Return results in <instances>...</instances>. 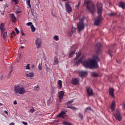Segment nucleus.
Returning <instances> with one entry per match:
<instances>
[{"instance_id": "26", "label": "nucleus", "mask_w": 125, "mask_h": 125, "mask_svg": "<svg viewBox=\"0 0 125 125\" xmlns=\"http://www.w3.org/2000/svg\"><path fill=\"white\" fill-rule=\"evenodd\" d=\"M20 59H21V55L19 54L16 58L17 63H19V62H20Z\"/></svg>"}, {"instance_id": "60", "label": "nucleus", "mask_w": 125, "mask_h": 125, "mask_svg": "<svg viewBox=\"0 0 125 125\" xmlns=\"http://www.w3.org/2000/svg\"><path fill=\"white\" fill-rule=\"evenodd\" d=\"M0 106H2V104L0 103Z\"/></svg>"}, {"instance_id": "55", "label": "nucleus", "mask_w": 125, "mask_h": 125, "mask_svg": "<svg viewBox=\"0 0 125 125\" xmlns=\"http://www.w3.org/2000/svg\"><path fill=\"white\" fill-rule=\"evenodd\" d=\"M4 112L5 114H6V115H7L8 114V112L6 111H4Z\"/></svg>"}, {"instance_id": "59", "label": "nucleus", "mask_w": 125, "mask_h": 125, "mask_svg": "<svg viewBox=\"0 0 125 125\" xmlns=\"http://www.w3.org/2000/svg\"><path fill=\"white\" fill-rule=\"evenodd\" d=\"M62 1H67L68 0H62Z\"/></svg>"}, {"instance_id": "28", "label": "nucleus", "mask_w": 125, "mask_h": 125, "mask_svg": "<svg viewBox=\"0 0 125 125\" xmlns=\"http://www.w3.org/2000/svg\"><path fill=\"white\" fill-rule=\"evenodd\" d=\"M58 84L59 85V87L61 88V87H62V81H61V80H59L58 82Z\"/></svg>"}, {"instance_id": "14", "label": "nucleus", "mask_w": 125, "mask_h": 125, "mask_svg": "<svg viewBox=\"0 0 125 125\" xmlns=\"http://www.w3.org/2000/svg\"><path fill=\"white\" fill-rule=\"evenodd\" d=\"M0 29L1 31V34L2 35L3 33H4V31H5V28H4V23H1L0 25Z\"/></svg>"}, {"instance_id": "45", "label": "nucleus", "mask_w": 125, "mask_h": 125, "mask_svg": "<svg viewBox=\"0 0 125 125\" xmlns=\"http://www.w3.org/2000/svg\"><path fill=\"white\" fill-rule=\"evenodd\" d=\"M112 51H111V50H109L108 51V54H109L110 56H111V57H112Z\"/></svg>"}, {"instance_id": "13", "label": "nucleus", "mask_w": 125, "mask_h": 125, "mask_svg": "<svg viewBox=\"0 0 125 125\" xmlns=\"http://www.w3.org/2000/svg\"><path fill=\"white\" fill-rule=\"evenodd\" d=\"M10 18H11V20L12 21V22H15L16 21H17V19L16 17H15L14 14H10Z\"/></svg>"}, {"instance_id": "18", "label": "nucleus", "mask_w": 125, "mask_h": 125, "mask_svg": "<svg viewBox=\"0 0 125 125\" xmlns=\"http://www.w3.org/2000/svg\"><path fill=\"white\" fill-rule=\"evenodd\" d=\"M71 83L72 84H78L79 83V80L77 79V78H74L71 80Z\"/></svg>"}, {"instance_id": "63", "label": "nucleus", "mask_w": 125, "mask_h": 125, "mask_svg": "<svg viewBox=\"0 0 125 125\" xmlns=\"http://www.w3.org/2000/svg\"><path fill=\"white\" fill-rule=\"evenodd\" d=\"M3 0H0V1H3Z\"/></svg>"}, {"instance_id": "8", "label": "nucleus", "mask_w": 125, "mask_h": 125, "mask_svg": "<svg viewBox=\"0 0 125 125\" xmlns=\"http://www.w3.org/2000/svg\"><path fill=\"white\" fill-rule=\"evenodd\" d=\"M86 90L88 96H92L94 95L93 93V89L91 87L88 86L86 88Z\"/></svg>"}, {"instance_id": "1", "label": "nucleus", "mask_w": 125, "mask_h": 125, "mask_svg": "<svg viewBox=\"0 0 125 125\" xmlns=\"http://www.w3.org/2000/svg\"><path fill=\"white\" fill-rule=\"evenodd\" d=\"M100 60L98 55H94L93 59L88 61H84L83 62V64L85 68H89V69H98L99 65H98V62Z\"/></svg>"}, {"instance_id": "32", "label": "nucleus", "mask_w": 125, "mask_h": 125, "mask_svg": "<svg viewBox=\"0 0 125 125\" xmlns=\"http://www.w3.org/2000/svg\"><path fill=\"white\" fill-rule=\"evenodd\" d=\"M53 39L54 40H55V41H59V37L57 35L54 36L53 37Z\"/></svg>"}, {"instance_id": "49", "label": "nucleus", "mask_w": 125, "mask_h": 125, "mask_svg": "<svg viewBox=\"0 0 125 125\" xmlns=\"http://www.w3.org/2000/svg\"><path fill=\"white\" fill-rule=\"evenodd\" d=\"M23 125H28V123L27 122H22Z\"/></svg>"}, {"instance_id": "3", "label": "nucleus", "mask_w": 125, "mask_h": 125, "mask_svg": "<svg viewBox=\"0 0 125 125\" xmlns=\"http://www.w3.org/2000/svg\"><path fill=\"white\" fill-rule=\"evenodd\" d=\"M14 92L16 94L19 93V94H25L26 93V90L23 87H20L19 85H16L14 87Z\"/></svg>"}, {"instance_id": "30", "label": "nucleus", "mask_w": 125, "mask_h": 125, "mask_svg": "<svg viewBox=\"0 0 125 125\" xmlns=\"http://www.w3.org/2000/svg\"><path fill=\"white\" fill-rule=\"evenodd\" d=\"M31 32H35L36 28L34 26V25L31 26Z\"/></svg>"}, {"instance_id": "27", "label": "nucleus", "mask_w": 125, "mask_h": 125, "mask_svg": "<svg viewBox=\"0 0 125 125\" xmlns=\"http://www.w3.org/2000/svg\"><path fill=\"white\" fill-rule=\"evenodd\" d=\"M75 53H76V51L71 52L69 55V58H71V57H73V55H74Z\"/></svg>"}, {"instance_id": "51", "label": "nucleus", "mask_w": 125, "mask_h": 125, "mask_svg": "<svg viewBox=\"0 0 125 125\" xmlns=\"http://www.w3.org/2000/svg\"><path fill=\"white\" fill-rule=\"evenodd\" d=\"M73 34H74V32L71 31L70 33H69V35L70 36H73Z\"/></svg>"}, {"instance_id": "53", "label": "nucleus", "mask_w": 125, "mask_h": 125, "mask_svg": "<svg viewBox=\"0 0 125 125\" xmlns=\"http://www.w3.org/2000/svg\"><path fill=\"white\" fill-rule=\"evenodd\" d=\"M115 45H116V44H113L111 46V48H113L114 46H115Z\"/></svg>"}, {"instance_id": "10", "label": "nucleus", "mask_w": 125, "mask_h": 125, "mask_svg": "<svg viewBox=\"0 0 125 125\" xmlns=\"http://www.w3.org/2000/svg\"><path fill=\"white\" fill-rule=\"evenodd\" d=\"M37 48H40L42 45V40L40 38H37L35 41Z\"/></svg>"}, {"instance_id": "33", "label": "nucleus", "mask_w": 125, "mask_h": 125, "mask_svg": "<svg viewBox=\"0 0 125 125\" xmlns=\"http://www.w3.org/2000/svg\"><path fill=\"white\" fill-rule=\"evenodd\" d=\"M74 100H71V101L68 102L67 103V105H68V106H70V105H71V104H72V103L74 102Z\"/></svg>"}, {"instance_id": "41", "label": "nucleus", "mask_w": 125, "mask_h": 125, "mask_svg": "<svg viewBox=\"0 0 125 125\" xmlns=\"http://www.w3.org/2000/svg\"><path fill=\"white\" fill-rule=\"evenodd\" d=\"M33 23H32L31 22H29L28 23H26V26H32Z\"/></svg>"}, {"instance_id": "23", "label": "nucleus", "mask_w": 125, "mask_h": 125, "mask_svg": "<svg viewBox=\"0 0 125 125\" xmlns=\"http://www.w3.org/2000/svg\"><path fill=\"white\" fill-rule=\"evenodd\" d=\"M116 105V102H112L111 105V109L112 110V111H114L115 110V105Z\"/></svg>"}, {"instance_id": "17", "label": "nucleus", "mask_w": 125, "mask_h": 125, "mask_svg": "<svg viewBox=\"0 0 125 125\" xmlns=\"http://www.w3.org/2000/svg\"><path fill=\"white\" fill-rule=\"evenodd\" d=\"M74 62L76 65H79V53H76V57L74 59Z\"/></svg>"}, {"instance_id": "44", "label": "nucleus", "mask_w": 125, "mask_h": 125, "mask_svg": "<svg viewBox=\"0 0 125 125\" xmlns=\"http://www.w3.org/2000/svg\"><path fill=\"white\" fill-rule=\"evenodd\" d=\"M71 31L73 33H75V32H76V28L72 27V28L71 29Z\"/></svg>"}, {"instance_id": "37", "label": "nucleus", "mask_w": 125, "mask_h": 125, "mask_svg": "<svg viewBox=\"0 0 125 125\" xmlns=\"http://www.w3.org/2000/svg\"><path fill=\"white\" fill-rule=\"evenodd\" d=\"M87 110H89L90 111H92V110L91 109V107L90 106H89L85 108V112H87Z\"/></svg>"}, {"instance_id": "25", "label": "nucleus", "mask_w": 125, "mask_h": 125, "mask_svg": "<svg viewBox=\"0 0 125 125\" xmlns=\"http://www.w3.org/2000/svg\"><path fill=\"white\" fill-rule=\"evenodd\" d=\"M67 108H69L71 110H73V111H75V110H77V108H76V107H75L74 106H73L72 105H69V104H67Z\"/></svg>"}, {"instance_id": "57", "label": "nucleus", "mask_w": 125, "mask_h": 125, "mask_svg": "<svg viewBox=\"0 0 125 125\" xmlns=\"http://www.w3.org/2000/svg\"><path fill=\"white\" fill-rule=\"evenodd\" d=\"M77 29L79 30V23H77Z\"/></svg>"}, {"instance_id": "48", "label": "nucleus", "mask_w": 125, "mask_h": 125, "mask_svg": "<svg viewBox=\"0 0 125 125\" xmlns=\"http://www.w3.org/2000/svg\"><path fill=\"white\" fill-rule=\"evenodd\" d=\"M21 34L22 35V36H25V34L23 33V30H21Z\"/></svg>"}, {"instance_id": "16", "label": "nucleus", "mask_w": 125, "mask_h": 125, "mask_svg": "<svg viewBox=\"0 0 125 125\" xmlns=\"http://www.w3.org/2000/svg\"><path fill=\"white\" fill-rule=\"evenodd\" d=\"M87 71H81L79 72V74H80L81 78L86 77L87 76Z\"/></svg>"}, {"instance_id": "7", "label": "nucleus", "mask_w": 125, "mask_h": 125, "mask_svg": "<svg viewBox=\"0 0 125 125\" xmlns=\"http://www.w3.org/2000/svg\"><path fill=\"white\" fill-rule=\"evenodd\" d=\"M97 14L101 15L102 14V11H103V5L101 3H97Z\"/></svg>"}, {"instance_id": "61", "label": "nucleus", "mask_w": 125, "mask_h": 125, "mask_svg": "<svg viewBox=\"0 0 125 125\" xmlns=\"http://www.w3.org/2000/svg\"><path fill=\"white\" fill-rule=\"evenodd\" d=\"M20 12V11H18V12H17V13L18 14V13H19Z\"/></svg>"}, {"instance_id": "50", "label": "nucleus", "mask_w": 125, "mask_h": 125, "mask_svg": "<svg viewBox=\"0 0 125 125\" xmlns=\"http://www.w3.org/2000/svg\"><path fill=\"white\" fill-rule=\"evenodd\" d=\"M14 105H17V101H14Z\"/></svg>"}, {"instance_id": "39", "label": "nucleus", "mask_w": 125, "mask_h": 125, "mask_svg": "<svg viewBox=\"0 0 125 125\" xmlns=\"http://www.w3.org/2000/svg\"><path fill=\"white\" fill-rule=\"evenodd\" d=\"M29 112H30V113H34V112H35V109H34V107L30 109Z\"/></svg>"}, {"instance_id": "4", "label": "nucleus", "mask_w": 125, "mask_h": 125, "mask_svg": "<svg viewBox=\"0 0 125 125\" xmlns=\"http://www.w3.org/2000/svg\"><path fill=\"white\" fill-rule=\"evenodd\" d=\"M96 19H95L94 25L95 26H100V23L103 20V18L102 15H98Z\"/></svg>"}, {"instance_id": "40", "label": "nucleus", "mask_w": 125, "mask_h": 125, "mask_svg": "<svg viewBox=\"0 0 125 125\" xmlns=\"http://www.w3.org/2000/svg\"><path fill=\"white\" fill-rule=\"evenodd\" d=\"M79 117L80 118L81 120H83V116L81 113L79 114Z\"/></svg>"}, {"instance_id": "46", "label": "nucleus", "mask_w": 125, "mask_h": 125, "mask_svg": "<svg viewBox=\"0 0 125 125\" xmlns=\"http://www.w3.org/2000/svg\"><path fill=\"white\" fill-rule=\"evenodd\" d=\"M11 35H12V36H13L14 37H15V32L14 31H12V33H11Z\"/></svg>"}, {"instance_id": "19", "label": "nucleus", "mask_w": 125, "mask_h": 125, "mask_svg": "<svg viewBox=\"0 0 125 125\" xmlns=\"http://www.w3.org/2000/svg\"><path fill=\"white\" fill-rule=\"evenodd\" d=\"M119 7H121V8H123V9H125V2H123V1H121L119 3Z\"/></svg>"}, {"instance_id": "54", "label": "nucleus", "mask_w": 125, "mask_h": 125, "mask_svg": "<svg viewBox=\"0 0 125 125\" xmlns=\"http://www.w3.org/2000/svg\"><path fill=\"white\" fill-rule=\"evenodd\" d=\"M13 37H14L13 35H12L11 34V35L10 36V38H11V39H12L13 38Z\"/></svg>"}, {"instance_id": "36", "label": "nucleus", "mask_w": 125, "mask_h": 125, "mask_svg": "<svg viewBox=\"0 0 125 125\" xmlns=\"http://www.w3.org/2000/svg\"><path fill=\"white\" fill-rule=\"evenodd\" d=\"M26 2H27L29 7H31V1H30V0H27Z\"/></svg>"}, {"instance_id": "9", "label": "nucleus", "mask_w": 125, "mask_h": 125, "mask_svg": "<svg viewBox=\"0 0 125 125\" xmlns=\"http://www.w3.org/2000/svg\"><path fill=\"white\" fill-rule=\"evenodd\" d=\"M114 116L115 118L118 121H121L122 120V114H121V113H120V111L117 110L115 114H114Z\"/></svg>"}, {"instance_id": "35", "label": "nucleus", "mask_w": 125, "mask_h": 125, "mask_svg": "<svg viewBox=\"0 0 125 125\" xmlns=\"http://www.w3.org/2000/svg\"><path fill=\"white\" fill-rule=\"evenodd\" d=\"M116 13H110L109 14H108V16H115V15H116Z\"/></svg>"}, {"instance_id": "22", "label": "nucleus", "mask_w": 125, "mask_h": 125, "mask_svg": "<svg viewBox=\"0 0 125 125\" xmlns=\"http://www.w3.org/2000/svg\"><path fill=\"white\" fill-rule=\"evenodd\" d=\"M25 76L27 78H33V77H34V73L30 72L29 73L26 74Z\"/></svg>"}, {"instance_id": "21", "label": "nucleus", "mask_w": 125, "mask_h": 125, "mask_svg": "<svg viewBox=\"0 0 125 125\" xmlns=\"http://www.w3.org/2000/svg\"><path fill=\"white\" fill-rule=\"evenodd\" d=\"M59 63V62L58 61V59H57V57H55L54 58V65H58Z\"/></svg>"}, {"instance_id": "20", "label": "nucleus", "mask_w": 125, "mask_h": 125, "mask_svg": "<svg viewBox=\"0 0 125 125\" xmlns=\"http://www.w3.org/2000/svg\"><path fill=\"white\" fill-rule=\"evenodd\" d=\"M65 114L66 112L64 111H62L58 115V118H61V117L64 118V116L65 115Z\"/></svg>"}, {"instance_id": "29", "label": "nucleus", "mask_w": 125, "mask_h": 125, "mask_svg": "<svg viewBox=\"0 0 125 125\" xmlns=\"http://www.w3.org/2000/svg\"><path fill=\"white\" fill-rule=\"evenodd\" d=\"M91 74H92V76L94 77L95 78H97V77H98V74L95 72H92Z\"/></svg>"}, {"instance_id": "62", "label": "nucleus", "mask_w": 125, "mask_h": 125, "mask_svg": "<svg viewBox=\"0 0 125 125\" xmlns=\"http://www.w3.org/2000/svg\"><path fill=\"white\" fill-rule=\"evenodd\" d=\"M77 7H79V4H77Z\"/></svg>"}, {"instance_id": "24", "label": "nucleus", "mask_w": 125, "mask_h": 125, "mask_svg": "<svg viewBox=\"0 0 125 125\" xmlns=\"http://www.w3.org/2000/svg\"><path fill=\"white\" fill-rule=\"evenodd\" d=\"M1 36L4 40H6V38L7 37V32H3L2 34H1Z\"/></svg>"}, {"instance_id": "11", "label": "nucleus", "mask_w": 125, "mask_h": 125, "mask_svg": "<svg viewBox=\"0 0 125 125\" xmlns=\"http://www.w3.org/2000/svg\"><path fill=\"white\" fill-rule=\"evenodd\" d=\"M65 8L66 12H68V13H70V12H72V7L71 6V5L69 4V3L67 2L65 3Z\"/></svg>"}, {"instance_id": "43", "label": "nucleus", "mask_w": 125, "mask_h": 125, "mask_svg": "<svg viewBox=\"0 0 125 125\" xmlns=\"http://www.w3.org/2000/svg\"><path fill=\"white\" fill-rule=\"evenodd\" d=\"M15 30L16 31V33L17 34H19V33H20V31L17 29V28H15Z\"/></svg>"}, {"instance_id": "5", "label": "nucleus", "mask_w": 125, "mask_h": 125, "mask_svg": "<svg viewBox=\"0 0 125 125\" xmlns=\"http://www.w3.org/2000/svg\"><path fill=\"white\" fill-rule=\"evenodd\" d=\"M84 18H83L80 20V22L79 23V32H82L83 29H84V27L85 25H84Z\"/></svg>"}, {"instance_id": "58", "label": "nucleus", "mask_w": 125, "mask_h": 125, "mask_svg": "<svg viewBox=\"0 0 125 125\" xmlns=\"http://www.w3.org/2000/svg\"><path fill=\"white\" fill-rule=\"evenodd\" d=\"M21 49L24 48V46H21Z\"/></svg>"}, {"instance_id": "38", "label": "nucleus", "mask_w": 125, "mask_h": 125, "mask_svg": "<svg viewBox=\"0 0 125 125\" xmlns=\"http://www.w3.org/2000/svg\"><path fill=\"white\" fill-rule=\"evenodd\" d=\"M25 69L26 70H30V64H27L26 65V66H25Z\"/></svg>"}, {"instance_id": "42", "label": "nucleus", "mask_w": 125, "mask_h": 125, "mask_svg": "<svg viewBox=\"0 0 125 125\" xmlns=\"http://www.w3.org/2000/svg\"><path fill=\"white\" fill-rule=\"evenodd\" d=\"M50 102H51V99H49V100H47V104L48 105H49V104H50Z\"/></svg>"}, {"instance_id": "12", "label": "nucleus", "mask_w": 125, "mask_h": 125, "mask_svg": "<svg viewBox=\"0 0 125 125\" xmlns=\"http://www.w3.org/2000/svg\"><path fill=\"white\" fill-rule=\"evenodd\" d=\"M114 92H115V90L114 89V88H110L109 89L108 92H109L110 95H111V96H112V97H115Z\"/></svg>"}, {"instance_id": "56", "label": "nucleus", "mask_w": 125, "mask_h": 125, "mask_svg": "<svg viewBox=\"0 0 125 125\" xmlns=\"http://www.w3.org/2000/svg\"><path fill=\"white\" fill-rule=\"evenodd\" d=\"M10 125H14V123H11Z\"/></svg>"}, {"instance_id": "34", "label": "nucleus", "mask_w": 125, "mask_h": 125, "mask_svg": "<svg viewBox=\"0 0 125 125\" xmlns=\"http://www.w3.org/2000/svg\"><path fill=\"white\" fill-rule=\"evenodd\" d=\"M34 90L36 91L40 90V88H39V85H37L34 87Z\"/></svg>"}, {"instance_id": "47", "label": "nucleus", "mask_w": 125, "mask_h": 125, "mask_svg": "<svg viewBox=\"0 0 125 125\" xmlns=\"http://www.w3.org/2000/svg\"><path fill=\"white\" fill-rule=\"evenodd\" d=\"M12 1H14L15 2L16 4H17V2H18V0H12Z\"/></svg>"}, {"instance_id": "2", "label": "nucleus", "mask_w": 125, "mask_h": 125, "mask_svg": "<svg viewBox=\"0 0 125 125\" xmlns=\"http://www.w3.org/2000/svg\"><path fill=\"white\" fill-rule=\"evenodd\" d=\"M84 3L86 4L87 8L89 11H90L91 13L93 14L95 12L96 9L95 5L92 2V1L91 0H85Z\"/></svg>"}, {"instance_id": "52", "label": "nucleus", "mask_w": 125, "mask_h": 125, "mask_svg": "<svg viewBox=\"0 0 125 125\" xmlns=\"http://www.w3.org/2000/svg\"><path fill=\"white\" fill-rule=\"evenodd\" d=\"M12 72H13V70H11L10 72L9 73V76H10V75H11V74H12Z\"/></svg>"}, {"instance_id": "15", "label": "nucleus", "mask_w": 125, "mask_h": 125, "mask_svg": "<svg viewBox=\"0 0 125 125\" xmlns=\"http://www.w3.org/2000/svg\"><path fill=\"white\" fill-rule=\"evenodd\" d=\"M64 91H61L59 92V98L60 100H62L63 97H64Z\"/></svg>"}, {"instance_id": "6", "label": "nucleus", "mask_w": 125, "mask_h": 125, "mask_svg": "<svg viewBox=\"0 0 125 125\" xmlns=\"http://www.w3.org/2000/svg\"><path fill=\"white\" fill-rule=\"evenodd\" d=\"M95 50L97 54H99L102 52V44H101V43L98 42L96 44Z\"/></svg>"}, {"instance_id": "31", "label": "nucleus", "mask_w": 125, "mask_h": 125, "mask_svg": "<svg viewBox=\"0 0 125 125\" xmlns=\"http://www.w3.org/2000/svg\"><path fill=\"white\" fill-rule=\"evenodd\" d=\"M38 69L39 71H42V64L39 63L38 66Z\"/></svg>"}, {"instance_id": "64", "label": "nucleus", "mask_w": 125, "mask_h": 125, "mask_svg": "<svg viewBox=\"0 0 125 125\" xmlns=\"http://www.w3.org/2000/svg\"><path fill=\"white\" fill-rule=\"evenodd\" d=\"M80 55H81V54H80V53L79 54V56H80Z\"/></svg>"}]
</instances>
